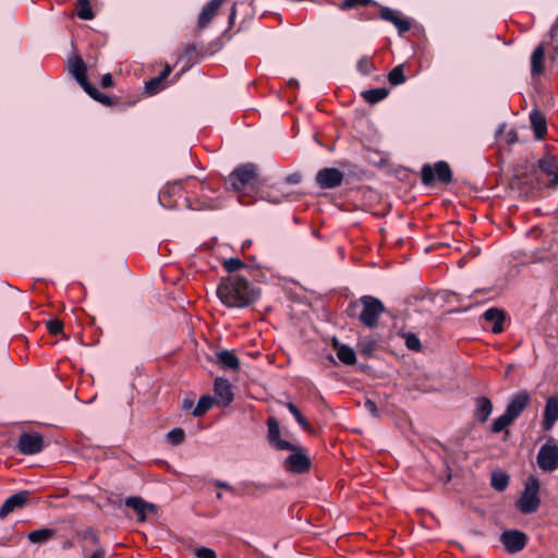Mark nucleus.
<instances>
[{
    "instance_id": "18",
    "label": "nucleus",
    "mask_w": 558,
    "mask_h": 558,
    "mask_svg": "<svg viewBox=\"0 0 558 558\" xmlns=\"http://www.w3.org/2000/svg\"><path fill=\"white\" fill-rule=\"evenodd\" d=\"M125 506L137 513L138 522L145 521L147 512H157V507L154 504L146 502L141 497H129L125 500Z\"/></svg>"
},
{
    "instance_id": "5",
    "label": "nucleus",
    "mask_w": 558,
    "mask_h": 558,
    "mask_svg": "<svg viewBox=\"0 0 558 558\" xmlns=\"http://www.w3.org/2000/svg\"><path fill=\"white\" fill-rule=\"evenodd\" d=\"M257 178V167L254 163L247 162L236 167L228 177L227 184L233 191H242L243 189L253 184Z\"/></svg>"
},
{
    "instance_id": "20",
    "label": "nucleus",
    "mask_w": 558,
    "mask_h": 558,
    "mask_svg": "<svg viewBox=\"0 0 558 558\" xmlns=\"http://www.w3.org/2000/svg\"><path fill=\"white\" fill-rule=\"evenodd\" d=\"M379 16L392 23L399 31V33H405L410 29L411 24L408 20L400 16L399 12L390 8H381Z\"/></svg>"
},
{
    "instance_id": "39",
    "label": "nucleus",
    "mask_w": 558,
    "mask_h": 558,
    "mask_svg": "<svg viewBox=\"0 0 558 558\" xmlns=\"http://www.w3.org/2000/svg\"><path fill=\"white\" fill-rule=\"evenodd\" d=\"M222 266L228 272H234L245 267V264L239 258H229L223 262Z\"/></svg>"
},
{
    "instance_id": "37",
    "label": "nucleus",
    "mask_w": 558,
    "mask_h": 558,
    "mask_svg": "<svg viewBox=\"0 0 558 558\" xmlns=\"http://www.w3.org/2000/svg\"><path fill=\"white\" fill-rule=\"evenodd\" d=\"M214 404V399L210 396H203L199 398L196 407L193 410L194 416L205 414Z\"/></svg>"
},
{
    "instance_id": "48",
    "label": "nucleus",
    "mask_w": 558,
    "mask_h": 558,
    "mask_svg": "<svg viewBox=\"0 0 558 558\" xmlns=\"http://www.w3.org/2000/svg\"><path fill=\"white\" fill-rule=\"evenodd\" d=\"M364 408L369 412L372 413L374 416H378V410H377V407H376V403L372 400H366L364 402Z\"/></svg>"
},
{
    "instance_id": "46",
    "label": "nucleus",
    "mask_w": 558,
    "mask_h": 558,
    "mask_svg": "<svg viewBox=\"0 0 558 558\" xmlns=\"http://www.w3.org/2000/svg\"><path fill=\"white\" fill-rule=\"evenodd\" d=\"M83 539L90 543L92 545H98L99 543L98 536L90 529L84 532Z\"/></svg>"
},
{
    "instance_id": "55",
    "label": "nucleus",
    "mask_w": 558,
    "mask_h": 558,
    "mask_svg": "<svg viewBox=\"0 0 558 558\" xmlns=\"http://www.w3.org/2000/svg\"><path fill=\"white\" fill-rule=\"evenodd\" d=\"M191 407H192V401L184 400V402H183V408H184V409H189V408H191Z\"/></svg>"
},
{
    "instance_id": "45",
    "label": "nucleus",
    "mask_w": 558,
    "mask_h": 558,
    "mask_svg": "<svg viewBox=\"0 0 558 558\" xmlns=\"http://www.w3.org/2000/svg\"><path fill=\"white\" fill-rule=\"evenodd\" d=\"M263 198L272 204H279V203L288 199V196L283 195V194L279 195V194H272L271 192H267L264 194Z\"/></svg>"
},
{
    "instance_id": "50",
    "label": "nucleus",
    "mask_w": 558,
    "mask_h": 558,
    "mask_svg": "<svg viewBox=\"0 0 558 558\" xmlns=\"http://www.w3.org/2000/svg\"><path fill=\"white\" fill-rule=\"evenodd\" d=\"M300 181H301V174H299V173H292L286 178V182L290 183V184H298V183H300Z\"/></svg>"
},
{
    "instance_id": "36",
    "label": "nucleus",
    "mask_w": 558,
    "mask_h": 558,
    "mask_svg": "<svg viewBox=\"0 0 558 558\" xmlns=\"http://www.w3.org/2000/svg\"><path fill=\"white\" fill-rule=\"evenodd\" d=\"M388 81L392 86L400 85L405 82L404 66L399 64L395 66L388 74Z\"/></svg>"
},
{
    "instance_id": "23",
    "label": "nucleus",
    "mask_w": 558,
    "mask_h": 558,
    "mask_svg": "<svg viewBox=\"0 0 558 558\" xmlns=\"http://www.w3.org/2000/svg\"><path fill=\"white\" fill-rule=\"evenodd\" d=\"M544 60H545V49L543 45H538L531 56V75L533 77H538L544 72Z\"/></svg>"
},
{
    "instance_id": "28",
    "label": "nucleus",
    "mask_w": 558,
    "mask_h": 558,
    "mask_svg": "<svg viewBox=\"0 0 558 558\" xmlns=\"http://www.w3.org/2000/svg\"><path fill=\"white\" fill-rule=\"evenodd\" d=\"M170 73H171V68L169 65H167L163 69V71L160 73L159 76L154 77V78L149 80L148 82H146L145 88H146L147 93L156 94L159 90H161L163 87L162 82L169 76Z\"/></svg>"
},
{
    "instance_id": "31",
    "label": "nucleus",
    "mask_w": 558,
    "mask_h": 558,
    "mask_svg": "<svg viewBox=\"0 0 558 558\" xmlns=\"http://www.w3.org/2000/svg\"><path fill=\"white\" fill-rule=\"evenodd\" d=\"M514 421L506 413L501 414L497 418L494 420L492 424V433L498 434L501 432H506V434L509 433L508 427L513 423Z\"/></svg>"
},
{
    "instance_id": "16",
    "label": "nucleus",
    "mask_w": 558,
    "mask_h": 558,
    "mask_svg": "<svg viewBox=\"0 0 558 558\" xmlns=\"http://www.w3.org/2000/svg\"><path fill=\"white\" fill-rule=\"evenodd\" d=\"M216 401L221 407H227L233 401L232 387L228 379L217 378L214 386Z\"/></svg>"
},
{
    "instance_id": "21",
    "label": "nucleus",
    "mask_w": 558,
    "mask_h": 558,
    "mask_svg": "<svg viewBox=\"0 0 558 558\" xmlns=\"http://www.w3.org/2000/svg\"><path fill=\"white\" fill-rule=\"evenodd\" d=\"M487 323H492V332L500 333L504 330L505 313L498 308H488L483 314Z\"/></svg>"
},
{
    "instance_id": "11",
    "label": "nucleus",
    "mask_w": 558,
    "mask_h": 558,
    "mask_svg": "<svg viewBox=\"0 0 558 558\" xmlns=\"http://www.w3.org/2000/svg\"><path fill=\"white\" fill-rule=\"evenodd\" d=\"M343 182V173L337 168H323L316 174V183L320 189L338 187Z\"/></svg>"
},
{
    "instance_id": "19",
    "label": "nucleus",
    "mask_w": 558,
    "mask_h": 558,
    "mask_svg": "<svg viewBox=\"0 0 558 558\" xmlns=\"http://www.w3.org/2000/svg\"><path fill=\"white\" fill-rule=\"evenodd\" d=\"M225 0H210L202 10L197 21V27L199 29L206 28L213 19L216 16L219 8Z\"/></svg>"
},
{
    "instance_id": "9",
    "label": "nucleus",
    "mask_w": 558,
    "mask_h": 558,
    "mask_svg": "<svg viewBox=\"0 0 558 558\" xmlns=\"http://www.w3.org/2000/svg\"><path fill=\"white\" fill-rule=\"evenodd\" d=\"M500 542L508 553L517 554L526 546L527 536L521 531L509 530L500 535Z\"/></svg>"
},
{
    "instance_id": "22",
    "label": "nucleus",
    "mask_w": 558,
    "mask_h": 558,
    "mask_svg": "<svg viewBox=\"0 0 558 558\" xmlns=\"http://www.w3.org/2000/svg\"><path fill=\"white\" fill-rule=\"evenodd\" d=\"M493 412V403L486 397H478L475 399L474 417L480 423H485Z\"/></svg>"
},
{
    "instance_id": "47",
    "label": "nucleus",
    "mask_w": 558,
    "mask_h": 558,
    "mask_svg": "<svg viewBox=\"0 0 558 558\" xmlns=\"http://www.w3.org/2000/svg\"><path fill=\"white\" fill-rule=\"evenodd\" d=\"M287 408H288L289 412L294 416V418L296 421L300 420L303 416L302 413L300 412V410L298 409V407L294 403L288 402L287 403Z\"/></svg>"
},
{
    "instance_id": "17",
    "label": "nucleus",
    "mask_w": 558,
    "mask_h": 558,
    "mask_svg": "<svg viewBox=\"0 0 558 558\" xmlns=\"http://www.w3.org/2000/svg\"><path fill=\"white\" fill-rule=\"evenodd\" d=\"M558 421V396L549 397L546 401L542 426L545 430H550Z\"/></svg>"
},
{
    "instance_id": "38",
    "label": "nucleus",
    "mask_w": 558,
    "mask_h": 558,
    "mask_svg": "<svg viewBox=\"0 0 558 558\" xmlns=\"http://www.w3.org/2000/svg\"><path fill=\"white\" fill-rule=\"evenodd\" d=\"M184 437H185V433L182 428H173L166 436L167 441L173 446H177V445H180L181 442H183Z\"/></svg>"
},
{
    "instance_id": "34",
    "label": "nucleus",
    "mask_w": 558,
    "mask_h": 558,
    "mask_svg": "<svg viewBox=\"0 0 558 558\" xmlns=\"http://www.w3.org/2000/svg\"><path fill=\"white\" fill-rule=\"evenodd\" d=\"M76 14L82 20H92L94 17L89 0H76Z\"/></svg>"
},
{
    "instance_id": "3",
    "label": "nucleus",
    "mask_w": 558,
    "mask_h": 558,
    "mask_svg": "<svg viewBox=\"0 0 558 558\" xmlns=\"http://www.w3.org/2000/svg\"><path fill=\"white\" fill-rule=\"evenodd\" d=\"M541 506L539 483L536 477H529L524 490L515 502L517 509L524 514L534 513Z\"/></svg>"
},
{
    "instance_id": "43",
    "label": "nucleus",
    "mask_w": 558,
    "mask_h": 558,
    "mask_svg": "<svg viewBox=\"0 0 558 558\" xmlns=\"http://www.w3.org/2000/svg\"><path fill=\"white\" fill-rule=\"evenodd\" d=\"M47 329L51 335H59L63 330V324L59 319H50L47 322Z\"/></svg>"
},
{
    "instance_id": "44",
    "label": "nucleus",
    "mask_w": 558,
    "mask_h": 558,
    "mask_svg": "<svg viewBox=\"0 0 558 558\" xmlns=\"http://www.w3.org/2000/svg\"><path fill=\"white\" fill-rule=\"evenodd\" d=\"M194 555H195L197 558H217L216 553H215L211 548H208V547H201V548H197V549L194 551Z\"/></svg>"
},
{
    "instance_id": "54",
    "label": "nucleus",
    "mask_w": 558,
    "mask_h": 558,
    "mask_svg": "<svg viewBox=\"0 0 558 558\" xmlns=\"http://www.w3.org/2000/svg\"><path fill=\"white\" fill-rule=\"evenodd\" d=\"M508 136H509V141L510 142H514L515 141V133L513 131H510Z\"/></svg>"
},
{
    "instance_id": "49",
    "label": "nucleus",
    "mask_w": 558,
    "mask_h": 558,
    "mask_svg": "<svg viewBox=\"0 0 558 558\" xmlns=\"http://www.w3.org/2000/svg\"><path fill=\"white\" fill-rule=\"evenodd\" d=\"M213 484H214L216 487H218V488H223V489H226V490H228V492H231V493H233V492H234V488H233L230 484H228L227 482H222V481H219V480H215V481L213 482Z\"/></svg>"
},
{
    "instance_id": "2",
    "label": "nucleus",
    "mask_w": 558,
    "mask_h": 558,
    "mask_svg": "<svg viewBox=\"0 0 558 558\" xmlns=\"http://www.w3.org/2000/svg\"><path fill=\"white\" fill-rule=\"evenodd\" d=\"M69 71L83 87V89L95 100L101 104H110V98L92 86L87 80V69L81 57H73L69 60Z\"/></svg>"
},
{
    "instance_id": "25",
    "label": "nucleus",
    "mask_w": 558,
    "mask_h": 558,
    "mask_svg": "<svg viewBox=\"0 0 558 558\" xmlns=\"http://www.w3.org/2000/svg\"><path fill=\"white\" fill-rule=\"evenodd\" d=\"M201 194L199 205L193 206V209H216L220 206V203L217 199H211L208 197V192H211L210 187L205 182H197Z\"/></svg>"
},
{
    "instance_id": "15",
    "label": "nucleus",
    "mask_w": 558,
    "mask_h": 558,
    "mask_svg": "<svg viewBox=\"0 0 558 558\" xmlns=\"http://www.w3.org/2000/svg\"><path fill=\"white\" fill-rule=\"evenodd\" d=\"M29 497V492L22 490L10 496L0 508V518H5L15 509H20L25 506Z\"/></svg>"
},
{
    "instance_id": "26",
    "label": "nucleus",
    "mask_w": 558,
    "mask_h": 558,
    "mask_svg": "<svg viewBox=\"0 0 558 558\" xmlns=\"http://www.w3.org/2000/svg\"><path fill=\"white\" fill-rule=\"evenodd\" d=\"M217 361L223 368L238 369L240 367V361L238 356L228 350H222L217 353Z\"/></svg>"
},
{
    "instance_id": "57",
    "label": "nucleus",
    "mask_w": 558,
    "mask_h": 558,
    "mask_svg": "<svg viewBox=\"0 0 558 558\" xmlns=\"http://www.w3.org/2000/svg\"><path fill=\"white\" fill-rule=\"evenodd\" d=\"M235 16V8L233 7L232 8V11H231V15H230V19L233 20Z\"/></svg>"
},
{
    "instance_id": "33",
    "label": "nucleus",
    "mask_w": 558,
    "mask_h": 558,
    "mask_svg": "<svg viewBox=\"0 0 558 558\" xmlns=\"http://www.w3.org/2000/svg\"><path fill=\"white\" fill-rule=\"evenodd\" d=\"M492 486L498 490L504 492L509 485V476L501 471H495L492 473Z\"/></svg>"
},
{
    "instance_id": "29",
    "label": "nucleus",
    "mask_w": 558,
    "mask_h": 558,
    "mask_svg": "<svg viewBox=\"0 0 558 558\" xmlns=\"http://www.w3.org/2000/svg\"><path fill=\"white\" fill-rule=\"evenodd\" d=\"M54 530L52 529H39L28 533L27 538L33 544H43L52 538Z\"/></svg>"
},
{
    "instance_id": "13",
    "label": "nucleus",
    "mask_w": 558,
    "mask_h": 558,
    "mask_svg": "<svg viewBox=\"0 0 558 558\" xmlns=\"http://www.w3.org/2000/svg\"><path fill=\"white\" fill-rule=\"evenodd\" d=\"M530 401H531V397L527 391H525V390L519 391L510 398L505 412L513 421H515L521 415V413L525 410V408L530 404Z\"/></svg>"
},
{
    "instance_id": "40",
    "label": "nucleus",
    "mask_w": 558,
    "mask_h": 558,
    "mask_svg": "<svg viewBox=\"0 0 558 558\" xmlns=\"http://www.w3.org/2000/svg\"><path fill=\"white\" fill-rule=\"evenodd\" d=\"M373 3V0H343L340 8L342 10H351L357 7H367Z\"/></svg>"
},
{
    "instance_id": "42",
    "label": "nucleus",
    "mask_w": 558,
    "mask_h": 558,
    "mask_svg": "<svg viewBox=\"0 0 558 558\" xmlns=\"http://www.w3.org/2000/svg\"><path fill=\"white\" fill-rule=\"evenodd\" d=\"M242 488L246 494H251L253 490H266L267 485L256 482H245L242 484Z\"/></svg>"
},
{
    "instance_id": "30",
    "label": "nucleus",
    "mask_w": 558,
    "mask_h": 558,
    "mask_svg": "<svg viewBox=\"0 0 558 558\" xmlns=\"http://www.w3.org/2000/svg\"><path fill=\"white\" fill-rule=\"evenodd\" d=\"M363 99L368 104H377L388 96V90L384 87L372 88L362 92Z\"/></svg>"
},
{
    "instance_id": "10",
    "label": "nucleus",
    "mask_w": 558,
    "mask_h": 558,
    "mask_svg": "<svg viewBox=\"0 0 558 558\" xmlns=\"http://www.w3.org/2000/svg\"><path fill=\"white\" fill-rule=\"evenodd\" d=\"M17 449L23 454H36L44 449V438L38 433H23L20 436Z\"/></svg>"
},
{
    "instance_id": "8",
    "label": "nucleus",
    "mask_w": 558,
    "mask_h": 558,
    "mask_svg": "<svg viewBox=\"0 0 558 558\" xmlns=\"http://www.w3.org/2000/svg\"><path fill=\"white\" fill-rule=\"evenodd\" d=\"M292 453L283 461V468L286 471L295 474H302L311 469V460L303 450L294 445V449H287Z\"/></svg>"
},
{
    "instance_id": "4",
    "label": "nucleus",
    "mask_w": 558,
    "mask_h": 558,
    "mask_svg": "<svg viewBox=\"0 0 558 558\" xmlns=\"http://www.w3.org/2000/svg\"><path fill=\"white\" fill-rule=\"evenodd\" d=\"M362 311L359 315L360 322L367 328L378 325L379 316L384 313L385 306L380 300L372 295H364L359 300Z\"/></svg>"
},
{
    "instance_id": "53",
    "label": "nucleus",
    "mask_w": 558,
    "mask_h": 558,
    "mask_svg": "<svg viewBox=\"0 0 558 558\" xmlns=\"http://www.w3.org/2000/svg\"><path fill=\"white\" fill-rule=\"evenodd\" d=\"M298 423H299V425H300L303 429H305V430H308V429H310V424H308L307 420H306L304 416H302L300 420H298Z\"/></svg>"
},
{
    "instance_id": "58",
    "label": "nucleus",
    "mask_w": 558,
    "mask_h": 558,
    "mask_svg": "<svg viewBox=\"0 0 558 558\" xmlns=\"http://www.w3.org/2000/svg\"><path fill=\"white\" fill-rule=\"evenodd\" d=\"M216 497H217V499H221L222 498L221 493H217Z\"/></svg>"
},
{
    "instance_id": "41",
    "label": "nucleus",
    "mask_w": 558,
    "mask_h": 558,
    "mask_svg": "<svg viewBox=\"0 0 558 558\" xmlns=\"http://www.w3.org/2000/svg\"><path fill=\"white\" fill-rule=\"evenodd\" d=\"M404 341L408 349L412 351H420L421 349V341L414 333H405L404 335Z\"/></svg>"
},
{
    "instance_id": "24",
    "label": "nucleus",
    "mask_w": 558,
    "mask_h": 558,
    "mask_svg": "<svg viewBox=\"0 0 558 558\" xmlns=\"http://www.w3.org/2000/svg\"><path fill=\"white\" fill-rule=\"evenodd\" d=\"M538 168L547 173L548 175H551V183L558 184V166H557V159L551 155H546L543 158L538 160Z\"/></svg>"
},
{
    "instance_id": "51",
    "label": "nucleus",
    "mask_w": 558,
    "mask_h": 558,
    "mask_svg": "<svg viewBox=\"0 0 558 558\" xmlns=\"http://www.w3.org/2000/svg\"><path fill=\"white\" fill-rule=\"evenodd\" d=\"M112 84H113V82H112V76H111V74H110V73L105 74V75L102 76V78H101V85H102L104 87H110V86H112Z\"/></svg>"
},
{
    "instance_id": "1",
    "label": "nucleus",
    "mask_w": 558,
    "mask_h": 558,
    "mask_svg": "<svg viewBox=\"0 0 558 558\" xmlns=\"http://www.w3.org/2000/svg\"><path fill=\"white\" fill-rule=\"evenodd\" d=\"M217 295L226 306L243 308L259 298L260 290L245 278L232 275L221 280L217 288Z\"/></svg>"
},
{
    "instance_id": "52",
    "label": "nucleus",
    "mask_w": 558,
    "mask_h": 558,
    "mask_svg": "<svg viewBox=\"0 0 558 558\" xmlns=\"http://www.w3.org/2000/svg\"><path fill=\"white\" fill-rule=\"evenodd\" d=\"M105 550L101 548L96 549L89 558H105Z\"/></svg>"
},
{
    "instance_id": "35",
    "label": "nucleus",
    "mask_w": 558,
    "mask_h": 558,
    "mask_svg": "<svg viewBox=\"0 0 558 558\" xmlns=\"http://www.w3.org/2000/svg\"><path fill=\"white\" fill-rule=\"evenodd\" d=\"M357 71L363 75H368L375 71V64L373 58L369 56H363L356 63Z\"/></svg>"
},
{
    "instance_id": "14",
    "label": "nucleus",
    "mask_w": 558,
    "mask_h": 558,
    "mask_svg": "<svg viewBox=\"0 0 558 558\" xmlns=\"http://www.w3.org/2000/svg\"><path fill=\"white\" fill-rule=\"evenodd\" d=\"M187 181L185 185L183 182H175L172 184H168L159 194V202L165 207H175L178 205V199L171 202L173 196H183V192L187 189Z\"/></svg>"
},
{
    "instance_id": "56",
    "label": "nucleus",
    "mask_w": 558,
    "mask_h": 558,
    "mask_svg": "<svg viewBox=\"0 0 558 558\" xmlns=\"http://www.w3.org/2000/svg\"><path fill=\"white\" fill-rule=\"evenodd\" d=\"M296 84H298V81H296V80H293V78H292V80H290V81H289V85H290V86H294V85H296Z\"/></svg>"
},
{
    "instance_id": "7",
    "label": "nucleus",
    "mask_w": 558,
    "mask_h": 558,
    "mask_svg": "<svg viewBox=\"0 0 558 558\" xmlns=\"http://www.w3.org/2000/svg\"><path fill=\"white\" fill-rule=\"evenodd\" d=\"M537 464L545 472H553L558 469V445L549 439L538 450Z\"/></svg>"
},
{
    "instance_id": "32",
    "label": "nucleus",
    "mask_w": 558,
    "mask_h": 558,
    "mask_svg": "<svg viewBox=\"0 0 558 558\" xmlns=\"http://www.w3.org/2000/svg\"><path fill=\"white\" fill-rule=\"evenodd\" d=\"M338 359L345 365H353L356 361L355 352L348 345H340L337 350Z\"/></svg>"
},
{
    "instance_id": "27",
    "label": "nucleus",
    "mask_w": 558,
    "mask_h": 558,
    "mask_svg": "<svg viewBox=\"0 0 558 558\" xmlns=\"http://www.w3.org/2000/svg\"><path fill=\"white\" fill-rule=\"evenodd\" d=\"M530 120L534 130L535 137L537 140L543 138L547 131L545 117L538 111H532L530 113Z\"/></svg>"
},
{
    "instance_id": "6",
    "label": "nucleus",
    "mask_w": 558,
    "mask_h": 558,
    "mask_svg": "<svg viewBox=\"0 0 558 558\" xmlns=\"http://www.w3.org/2000/svg\"><path fill=\"white\" fill-rule=\"evenodd\" d=\"M421 179L426 186L432 185L436 179L442 184H449L452 181V172L446 161H437L434 166L422 167Z\"/></svg>"
},
{
    "instance_id": "12",
    "label": "nucleus",
    "mask_w": 558,
    "mask_h": 558,
    "mask_svg": "<svg viewBox=\"0 0 558 558\" xmlns=\"http://www.w3.org/2000/svg\"><path fill=\"white\" fill-rule=\"evenodd\" d=\"M267 439L276 450L294 449V445L288 440L281 439L280 426L275 417L267 420Z\"/></svg>"
}]
</instances>
